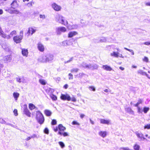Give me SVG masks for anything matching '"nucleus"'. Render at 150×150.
<instances>
[{"instance_id": "obj_1", "label": "nucleus", "mask_w": 150, "mask_h": 150, "mask_svg": "<svg viewBox=\"0 0 150 150\" xmlns=\"http://www.w3.org/2000/svg\"><path fill=\"white\" fill-rule=\"evenodd\" d=\"M98 66L96 64H87L83 62L81 65V67H82L87 69L93 70L98 69Z\"/></svg>"}, {"instance_id": "obj_2", "label": "nucleus", "mask_w": 150, "mask_h": 150, "mask_svg": "<svg viewBox=\"0 0 150 150\" xmlns=\"http://www.w3.org/2000/svg\"><path fill=\"white\" fill-rule=\"evenodd\" d=\"M36 118L38 122L40 125L42 124L44 121V118L41 112L38 111L36 112Z\"/></svg>"}, {"instance_id": "obj_3", "label": "nucleus", "mask_w": 150, "mask_h": 150, "mask_svg": "<svg viewBox=\"0 0 150 150\" xmlns=\"http://www.w3.org/2000/svg\"><path fill=\"white\" fill-rule=\"evenodd\" d=\"M23 31L21 30L20 32L19 35L13 37V40L15 42L18 43L21 42L23 38Z\"/></svg>"}, {"instance_id": "obj_4", "label": "nucleus", "mask_w": 150, "mask_h": 150, "mask_svg": "<svg viewBox=\"0 0 150 150\" xmlns=\"http://www.w3.org/2000/svg\"><path fill=\"white\" fill-rule=\"evenodd\" d=\"M55 20L57 22L62 24H64V25H66V24H67V21H66V22L65 23L63 17L62 16L59 14L56 16Z\"/></svg>"}, {"instance_id": "obj_5", "label": "nucleus", "mask_w": 150, "mask_h": 150, "mask_svg": "<svg viewBox=\"0 0 150 150\" xmlns=\"http://www.w3.org/2000/svg\"><path fill=\"white\" fill-rule=\"evenodd\" d=\"M61 98L62 99L64 100H67L68 101H69L71 100L72 101L74 102L76 101V100L75 98L73 97L71 98L70 96L67 94L65 95L62 94L61 96Z\"/></svg>"}, {"instance_id": "obj_6", "label": "nucleus", "mask_w": 150, "mask_h": 150, "mask_svg": "<svg viewBox=\"0 0 150 150\" xmlns=\"http://www.w3.org/2000/svg\"><path fill=\"white\" fill-rule=\"evenodd\" d=\"M5 11L8 12L10 14H20L21 13L18 10H13L11 8V7L9 8H5Z\"/></svg>"}, {"instance_id": "obj_7", "label": "nucleus", "mask_w": 150, "mask_h": 150, "mask_svg": "<svg viewBox=\"0 0 150 150\" xmlns=\"http://www.w3.org/2000/svg\"><path fill=\"white\" fill-rule=\"evenodd\" d=\"M66 31V29L64 27H58L56 29V32L57 35H60L61 32H64Z\"/></svg>"}, {"instance_id": "obj_8", "label": "nucleus", "mask_w": 150, "mask_h": 150, "mask_svg": "<svg viewBox=\"0 0 150 150\" xmlns=\"http://www.w3.org/2000/svg\"><path fill=\"white\" fill-rule=\"evenodd\" d=\"M23 113L25 114L27 116L29 117L31 116V113L29 112V110L27 109V105L25 104L23 105Z\"/></svg>"}, {"instance_id": "obj_9", "label": "nucleus", "mask_w": 150, "mask_h": 150, "mask_svg": "<svg viewBox=\"0 0 150 150\" xmlns=\"http://www.w3.org/2000/svg\"><path fill=\"white\" fill-rule=\"evenodd\" d=\"M0 36L4 38H6L8 39L11 38V36L10 35H7L5 34L2 29L0 27Z\"/></svg>"}, {"instance_id": "obj_10", "label": "nucleus", "mask_w": 150, "mask_h": 150, "mask_svg": "<svg viewBox=\"0 0 150 150\" xmlns=\"http://www.w3.org/2000/svg\"><path fill=\"white\" fill-rule=\"evenodd\" d=\"M11 7L12 9L17 10L16 8L18 7V4L16 0H14L11 3Z\"/></svg>"}, {"instance_id": "obj_11", "label": "nucleus", "mask_w": 150, "mask_h": 150, "mask_svg": "<svg viewBox=\"0 0 150 150\" xmlns=\"http://www.w3.org/2000/svg\"><path fill=\"white\" fill-rule=\"evenodd\" d=\"M52 6L54 9L56 11H60L61 8L60 6L57 5L55 3L52 4Z\"/></svg>"}, {"instance_id": "obj_12", "label": "nucleus", "mask_w": 150, "mask_h": 150, "mask_svg": "<svg viewBox=\"0 0 150 150\" xmlns=\"http://www.w3.org/2000/svg\"><path fill=\"white\" fill-rule=\"evenodd\" d=\"M38 48L40 52H42L44 51L45 47L44 45L40 42H39L37 44Z\"/></svg>"}, {"instance_id": "obj_13", "label": "nucleus", "mask_w": 150, "mask_h": 150, "mask_svg": "<svg viewBox=\"0 0 150 150\" xmlns=\"http://www.w3.org/2000/svg\"><path fill=\"white\" fill-rule=\"evenodd\" d=\"M47 58L46 56H42L40 57L38 59L39 62H47Z\"/></svg>"}, {"instance_id": "obj_14", "label": "nucleus", "mask_w": 150, "mask_h": 150, "mask_svg": "<svg viewBox=\"0 0 150 150\" xmlns=\"http://www.w3.org/2000/svg\"><path fill=\"white\" fill-rule=\"evenodd\" d=\"M100 123L103 124L109 125L111 124V120H105L104 119H100Z\"/></svg>"}, {"instance_id": "obj_15", "label": "nucleus", "mask_w": 150, "mask_h": 150, "mask_svg": "<svg viewBox=\"0 0 150 150\" xmlns=\"http://www.w3.org/2000/svg\"><path fill=\"white\" fill-rule=\"evenodd\" d=\"M3 60L5 62L7 63L10 62L11 60V55H8L4 57Z\"/></svg>"}, {"instance_id": "obj_16", "label": "nucleus", "mask_w": 150, "mask_h": 150, "mask_svg": "<svg viewBox=\"0 0 150 150\" xmlns=\"http://www.w3.org/2000/svg\"><path fill=\"white\" fill-rule=\"evenodd\" d=\"M69 30L75 29L78 28V26L77 25H69L67 26Z\"/></svg>"}, {"instance_id": "obj_17", "label": "nucleus", "mask_w": 150, "mask_h": 150, "mask_svg": "<svg viewBox=\"0 0 150 150\" xmlns=\"http://www.w3.org/2000/svg\"><path fill=\"white\" fill-rule=\"evenodd\" d=\"M54 91V90L53 89L50 88H47L46 90V92L49 94L50 96L51 95V94H52Z\"/></svg>"}, {"instance_id": "obj_18", "label": "nucleus", "mask_w": 150, "mask_h": 150, "mask_svg": "<svg viewBox=\"0 0 150 150\" xmlns=\"http://www.w3.org/2000/svg\"><path fill=\"white\" fill-rule=\"evenodd\" d=\"M137 72L138 74H140L143 75H146L149 79H150V76H149V75L147 74L146 72H144L142 70H139L137 71Z\"/></svg>"}, {"instance_id": "obj_19", "label": "nucleus", "mask_w": 150, "mask_h": 150, "mask_svg": "<svg viewBox=\"0 0 150 150\" xmlns=\"http://www.w3.org/2000/svg\"><path fill=\"white\" fill-rule=\"evenodd\" d=\"M47 62H50L53 59V56L52 54H49L46 56Z\"/></svg>"}, {"instance_id": "obj_20", "label": "nucleus", "mask_w": 150, "mask_h": 150, "mask_svg": "<svg viewBox=\"0 0 150 150\" xmlns=\"http://www.w3.org/2000/svg\"><path fill=\"white\" fill-rule=\"evenodd\" d=\"M71 44V42L70 40H66L62 42V45L64 46H69Z\"/></svg>"}, {"instance_id": "obj_21", "label": "nucleus", "mask_w": 150, "mask_h": 150, "mask_svg": "<svg viewBox=\"0 0 150 150\" xmlns=\"http://www.w3.org/2000/svg\"><path fill=\"white\" fill-rule=\"evenodd\" d=\"M36 31V29H34L32 28H29L27 33L28 34H31V35H32L33 34L35 33Z\"/></svg>"}, {"instance_id": "obj_22", "label": "nucleus", "mask_w": 150, "mask_h": 150, "mask_svg": "<svg viewBox=\"0 0 150 150\" xmlns=\"http://www.w3.org/2000/svg\"><path fill=\"white\" fill-rule=\"evenodd\" d=\"M77 33L75 31H73L69 32L68 34V37L69 38H71L73 36L76 35Z\"/></svg>"}, {"instance_id": "obj_23", "label": "nucleus", "mask_w": 150, "mask_h": 150, "mask_svg": "<svg viewBox=\"0 0 150 150\" xmlns=\"http://www.w3.org/2000/svg\"><path fill=\"white\" fill-rule=\"evenodd\" d=\"M22 53L23 56H25L26 57H27L28 54V51L27 50L25 49H22Z\"/></svg>"}, {"instance_id": "obj_24", "label": "nucleus", "mask_w": 150, "mask_h": 150, "mask_svg": "<svg viewBox=\"0 0 150 150\" xmlns=\"http://www.w3.org/2000/svg\"><path fill=\"white\" fill-rule=\"evenodd\" d=\"M102 68L104 70L108 71H111L112 70V68L110 66L107 65H103V66Z\"/></svg>"}, {"instance_id": "obj_25", "label": "nucleus", "mask_w": 150, "mask_h": 150, "mask_svg": "<svg viewBox=\"0 0 150 150\" xmlns=\"http://www.w3.org/2000/svg\"><path fill=\"white\" fill-rule=\"evenodd\" d=\"M136 135L138 137L142 140H143L145 139V138L143 137V135L142 133L137 132L136 133Z\"/></svg>"}, {"instance_id": "obj_26", "label": "nucleus", "mask_w": 150, "mask_h": 150, "mask_svg": "<svg viewBox=\"0 0 150 150\" xmlns=\"http://www.w3.org/2000/svg\"><path fill=\"white\" fill-rule=\"evenodd\" d=\"M98 134L101 137L103 138H104L106 135V132L105 131H101L98 132Z\"/></svg>"}, {"instance_id": "obj_27", "label": "nucleus", "mask_w": 150, "mask_h": 150, "mask_svg": "<svg viewBox=\"0 0 150 150\" xmlns=\"http://www.w3.org/2000/svg\"><path fill=\"white\" fill-rule=\"evenodd\" d=\"M29 109L31 110H32L34 109H35L36 110H38V108L35 106L32 103H30L29 105Z\"/></svg>"}, {"instance_id": "obj_28", "label": "nucleus", "mask_w": 150, "mask_h": 150, "mask_svg": "<svg viewBox=\"0 0 150 150\" xmlns=\"http://www.w3.org/2000/svg\"><path fill=\"white\" fill-rule=\"evenodd\" d=\"M125 110L126 112H127L129 113V114H133L134 113V112L131 108L130 107H128L125 108Z\"/></svg>"}, {"instance_id": "obj_29", "label": "nucleus", "mask_w": 150, "mask_h": 150, "mask_svg": "<svg viewBox=\"0 0 150 150\" xmlns=\"http://www.w3.org/2000/svg\"><path fill=\"white\" fill-rule=\"evenodd\" d=\"M58 128L60 131H64L66 129V128L63 126L62 124H59L58 126Z\"/></svg>"}, {"instance_id": "obj_30", "label": "nucleus", "mask_w": 150, "mask_h": 150, "mask_svg": "<svg viewBox=\"0 0 150 150\" xmlns=\"http://www.w3.org/2000/svg\"><path fill=\"white\" fill-rule=\"evenodd\" d=\"M44 112L45 115L47 116H51L52 114V112L50 110H45Z\"/></svg>"}, {"instance_id": "obj_31", "label": "nucleus", "mask_w": 150, "mask_h": 150, "mask_svg": "<svg viewBox=\"0 0 150 150\" xmlns=\"http://www.w3.org/2000/svg\"><path fill=\"white\" fill-rule=\"evenodd\" d=\"M118 54H119V52H113L112 53L110 54V55L112 56H114L116 57H118Z\"/></svg>"}, {"instance_id": "obj_32", "label": "nucleus", "mask_w": 150, "mask_h": 150, "mask_svg": "<svg viewBox=\"0 0 150 150\" xmlns=\"http://www.w3.org/2000/svg\"><path fill=\"white\" fill-rule=\"evenodd\" d=\"M19 96V94L18 93L14 92L13 93V96L16 100H17Z\"/></svg>"}, {"instance_id": "obj_33", "label": "nucleus", "mask_w": 150, "mask_h": 150, "mask_svg": "<svg viewBox=\"0 0 150 150\" xmlns=\"http://www.w3.org/2000/svg\"><path fill=\"white\" fill-rule=\"evenodd\" d=\"M142 100L140 99H139L138 100V102L136 104H135L134 105V106L135 107H138L139 106V104H141L142 103Z\"/></svg>"}, {"instance_id": "obj_34", "label": "nucleus", "mask_w": 150, "mask_h": 150, "mask_svg": "<svg viewBox=\"0 0 150 150\" xmlns=\"http://www.w3.org/2000/svg\"><path fill=\"white\" fill-rule=\"evenodd\" d=\"M50 96L53 100H57V97L55 96L53 94H51V95Z\"/></svg>"}, {"instance_id": "obj_35", "label": "nucleus", "mask_w": 150, "mask_h": 150, "mask_svg": "<svg viewBox=\"0 0 150 150\" xmlns=\"http://www.w3.org/2000/svg\"><path fill=\"white\" fill-rule=\"evenodd\" d=\"M133 147L134 149V150H139L140 148V146L137 144H135L134 146Z\"/></svg>"}, {"instance_id": "obj_36", "label": "nucleus", "mask_w": 150, "mask_h": 150, "mask_svg": "<svg viewBox=\"0 0 150 150\" xmlns=\"http://www.w3.org/2000/svg\"><path fill=\"white\" fill-rule=\"evenodd\" d=\"M39 82L42 85H45L46 84V82L45 80L43 79H40L39 80Z\"/></svg>"}, {"instance_id": "obj_37", "label": "nucleus", "mask_w": 150, "mask_h": 150, "mask_svg": "<svg viewBox=\"0 0 150 150\" xmlns=\"http://www.w3.org/2000/svg\"><path fill=\"white\" fill-rule=\"evenodd\" d=\"M107 40L106 38L103 37L101 38L100 39V42H105Z\"/></svg>"}, {"instance_id": "obj_38", "label": "nucleus", "mask_w": 150, "mask_h": 150, "mask_svg": "<svg viewBox=\"0 0 150 150\" xmlns=\"http://www.w3.org/2000/svg\"><path fill=\"white\" fill-rule=\"evenodd\" d=\"M79 69L78 68H73L71 70V71L72 73L77 72L79 70Z\"/></svg>"}, {"instance_id": "obj_39", "label": "nucleus", "mask_w": 150, "mask_h": 150, "mask_svg": "<svg viewBox=\"0 0 150 150\" xmlns=\"http://www.w3.org/2000/svg\"><path fill=\"white\" fill-rule=\"evenodd\" d=\"M58 143H59V145H60V146L62 148H63L65 147V146L64 144V143L63 142H59Z\"/></svg>"}, {"instance_id": "obj_40", "label": "nucleus", "mask_w": 150, "mask_h": 150, "mask_svg": "<svg viewBox=\"0 0 150 150\" xmlns=\"http://www.w3.org/2000/svg\"><path fill=\"white\" fill-rule=\"evenodd\" d=\"M58 134L61 135L63 134V135L64 137L67 136L68 135V134L67 132H64L63 133H62L60 131L58 132Z\"/></svg>"}, {"instance_id": "obj_41", "label": "nucleus", "mask_w": 150, "mask_h": 150, "mask_svg": "<svg viewBox=\"0 0 150 150\" xmlns=\"http://www.w3.org/2000/svg\"><path fill=\"white\" fill-rule=\"evenodd\" d=\"M149 110V108L148 107H144V112L145 113H146Z\"/></svg>"}, {"instance_id": "obj_42", "label": "nucleus", "mask_w": 150, "mask_h": 150, "mask_svg": "<svg viewBox=\"0 0 150 150\" xmlns=\"http://www.w3.org/2000/svg\"><path fill=\"white\" fill-rule=\"evenodd\" d=\"M23 78H16V80L17 81L19 82V83H21L22 82H23Z\"/></svg>"}, {"instance_id": "obj_43", "label": "nucleus", "mask_w": 150, "mask_h": 150, "mask_svg": "<svg viewBox=\"0 0 150 150\" xmlns=\"http://www.w3.org/2000/svg\"><path fill=\"white\" fill-rule=\"evenodd\" d=\"M16 34V31L15 30H13L10 33V34L9 35L11 36V38L14 35Z\"/></svg>"}, {"instance_id": "obj_44", "label": "nucleus", "mask_w": 150, "mask_h": 150, "mask_svg": "<svg viewBox=\"0 0 150 150\" xmlns=\"http://www.w3.org/2000/svg\"><path fill=\"white\" fill-rule=\"evenodd\" d=\"M137 108L138 112L139 113H142L143 111L142 109L139 106L137 107Z\"/></svg>"}, {"instance_id": "obj_45", "label": "nucleus", "mask_w": 150, "mask_h": 150, "mask_svg": "<svg viewBox=\"0 0 150 150\" xmlns=\"http://www.w3.org/2000/svg\"><path fill=\"white\" fill-rule=\"evenodd\" d=\"M84 75H85V74H84L83 73H80L79 75H77V76H78V77L79 78H82L83 76Z\"/></svg>"}, {"instance_id": "obj_46", "label": "nucleus", "mask_w": 150, "mask_h": 150, "mask_svg": "<svg viewBox=\"0 0 150 150\" xmlns=\"http://www.w3.org/2000/svg\"><path fill=\"white\" fill-rule=\"evenodd\" d=\"M89 88L91 91H95L96 90L95 88L93 86H89Z\"/></svg>"}, {"instance_id": "obj_47", "label": "nucleus", "mask_w": 150, "mask_h": 150, "mask_svg": "<svg viewBox=\"0 0 150 150\" xmlns=\"http://www.w3.org/2000/svg\"><path fill=\"white\" fill-rule=\"evenodd\" d=\"M49 130L48 128H45L44 130V132L47 134H48L49 133Z\"/></svg>"}, {"instance_id": "obj_48", "label": "nucleus", "mask_w": 150, "mask_h": 150, "mask_svg": "<svg viewBox=\"0 0 150 150\" xmlns=\"http://www.w3.org/2000/svg\"><path fill=\"white\" fill-rule=\"evenodd\" d=\"M0 123L1 124H6V122L2 118H0Z\"/></svg>"}, {"instance_id": "obj_49", "label": "nucleus", "mask_w": 150, "mask_h": 150, "mask_svg": "<svg viewBox=\"0 0 150 150\" xmlns=\"http://www.w3.org/2000/svg\"><path fill=\"white\" fill-rule=\"evenodd\" d=\"M51 124L52 125H55L57 124V121L55 120H52Z\"/></svg>"}, {"instance_id": "obj_50", "label": "nucleus", "mask_w": 150, "mask_h": 150, "mask_svg": "<svg viewBox=\"0 0 150 150\" xmlns=\"http://www.w3.org/2000/svg\"><path fill=\"white\" fill-rule=\"evenodd\" d=\"M144 129H150V124H147L146 125H145L144 127Z\"/></svg>"}, {"instance_id": "obj_51", "label": "nucleus", "mask_w": 150, "mask_h": 150, "mask_svg": "<svg viewBox=\"0 0 150 150\" xmlns=\"http://www.w3.org/2000/svg\"><path fill=\"white\" fill-rule=\"evenodd\" d=\"M69 79H73V75L72 74H71V73H70L69 74Z\"/></svg>"}, {"instance_id": "obj_52", "label": "nucleus", "mask_w": 150, "mask_h": 150, "mask_svg": "<svg viewBox=\"0 0 150 150\" xmlns=\"http://www.w3.org/2000/svg\"><path fill=\"white\" fill-rule=\"evenodd\" d=\"M72 124L73 125H80V124L79 123L75 121H73L72 122Z\"/></svg>"}, {"instance_id": "obj_53", "label": "nucleus", "mask_w": 150, "mask_h": 150, "mask_svg": "<svg viewBox=\"0 0 150 150\" xmlns=\"http://www.w3.org/2000/svg\"><path fill=\"white\" fill-rule=\"evenodd\" d=\"M143 60L146 62H149V60L148 59V57H145L143 59Z\"/></svg>"}, {"instance_id": "obj_54", "label": "nucleus", "mask_w": 150, "mask_h": 150, "mask_svg": "<svg viewBox=\"0 0 150 150\" xmlns=\"http://www.w3.org/2000/svg\"><path fill=\"white\" fill-rule=\"evenodd\" d=\"M120 149H122L123 150H131L129 149V148L128 147H122L120 148Z\"/></svg>"}, {"instance_id": "obj_55", "label": "nucleus", "mask_w": 150, "mask_h": 150, "mask_svg": "<svg viewBox=\"0 0 150 150\" xmlns=\"http://www.w3.org/2000/svg\"><path fill=\"white\" fill-rule=\"evenodd\" d=\"M13 112H14L15 115L16 116L18 115V112H17V110H16V109L14 110L13 111Z\"/></svg>"}, {"instance_id": "obj_56", "label": "nucleus", "mask_w": 150, "mask_h": 150, "mask_svg": "<svg viewBox=\"0 0 150 150\" xmlns=\"http://www.w3.org/2000/svg\"><path fill=\"white\" fill-rule=\"evenodd\" d=\"M40 18L42 19H45V16L44 15H40Z\"/></svg>"}, {"instance_id": "obj_57", "label": "nucleus", "mask_w": 150, "mask_h": 150, "mask_svg": "<svg viewBox=\"0 0 150 150\" xmlns=\"http://www.w3.org/2000/svg\"><path fill=\"white\" fill-rule=\"evenodd\" d=\"M36 137L37 138H38V137H37V135H36L35 134H33L31 136V138H34Z\"/></svg>"}, {"instance_id": "obj_58", "label": "nucleus", "mask_w": 150, "mask_h": 150, "mask_svg": "<svg viewBox=\"0 0 150 150\" xmlns=\"http://www.w3.org/2000/svg\"><path fill=\"white\" fill-rule=\"evenodd\" d=\"M144 44L146 45H150V42H145L144 43Z\"/></svg>"}, {"instance_id": "obj_59", "label": "nucleus", "mask_w": 150, "mask_h": 150, "mask_svg": "<svg viewBox=\"0 0 150 150\" xmlns=\"http://www.w3.org/2000/svg\"><path fill=\"white\" fill-rule=\"evenodd\" d=\"M85 116V115L83 114H81L80 115V117L82 119Z\"/></svg>"}, {"instance_id": "obj_60", "label": "nucleus", "mask_w": 150, "mask_h": 150, "mask_svg": "<svg viewBox=\"0 0 150 150\" xmlns=\"http://www.w3.org/2000/svg\"><path fill=\"white\" fill-rule=\"evenodd\" d=\"M145 5L146 6H150V2H146L145 3Z\"/></svg>"}, {"instance_id": "obj_61", "label": "nucleus", "mask_w": 150, "mask_h": 150, "mask_svg": "<svg viewBox=\"0 0 150 150\" xmlns=\"http://www.w3.org/2000/svg\"><path fill=\"white\" fill-rule=\"evenodd\" d=\"M118 57H121L122 58H124V57L121 54H120L119 53V54H118Z\"/></svg>"}, {"instance_id": "obj_62", "label": "nucleus", "mask_w": 150, "mask_h": 150, "mask_svg": "<svg viewBox=\"0 0 150 150\" xmlns=\"http://www.w3.org/2000/svg\"><path fill=\"white\" fill-rule=\"evenodd\" d=\"M58 127H56L55 128H54V132H57V131L58 130Z\"/></svg>"}, {"instance_id": "obj_63", "label": "nucleus", "mask_w": 150, "mask_h": 150, "mask_svg": "<svg viewBox=\"0 0 150 150\" xmlns=\"http://www.w3.org/2000/svg\"><path fill=\"white\" fill-rule=\"evenodd\" d=\"M31 138V137H28V138H27L25 140L27 141H28Z\"/></svg>"}, {"instance_id": "obj_64", "label": "nucleus", "mask_w": 150, "mask_h": 150, "mask_svg": "<svg viewBox=\"0 0 150 150\" xmlns=\"http://www.w3.org/2000/svg\"><path fill=\"white\" fill-rule=\"evenodd\" d=\"M130 52H131L132 55H134V52L133 50H131L130 51Z\"/></svg>"}]
</instances>
